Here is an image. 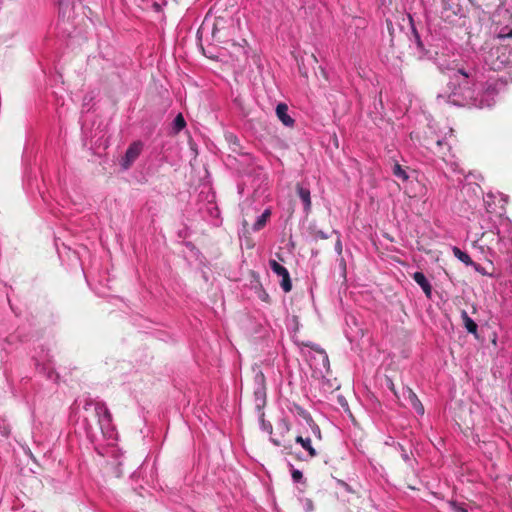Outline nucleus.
Here are the masks:
<instances>
[{
	"instance_id": "17",
	"label": "nucleus",
	"mask_w": 512,
	"mask_h": 512,
	"mask_svg": "<svg viewBox=\"0 0 512 512\" xmlns=\"http://www.w3.org/2000/svg\"><path fill=\"white\" fill-rule=\"evenodd\" d=\"M502 18L510 20L512 18V14L507 8L500 5L494 13L493 21L498 24L501 23Z\"/></svg>"
},
{
	"instance_id": "24",
	"label": "nucleus",
	"mask_w": 512,
	"mask_h": 512,
	"mask_svg": "<svg viewBox=\"0 0 512 512\" xmlns=\"http://www.w3.org/2000/svg\"><path fill=\"white\" fill-rule=\"evenodd\" d=\"M335 236H336V232L333 230L330 231V234H326L322 230H316L314 232V237L316 239H327V238L335 237Z\"/></svg>"
},
{
	"instance_id": "5",
	"label": "nucleus",
	"mask_w": 512,
	"mask_h": 512,
	"mask_svg": "<svg viewBox=\"0 0 512 512\" xmlns=\"http://www.w3.org/2000/svg\"><path fill=\"white\" fill-rule=\"evenodd\" d=\"M451 77H452L453 81H451L450 84L454 87V89L452 91L453 95L458 94L456 91V84L458 85L460 90H466L468 94H471L470 88H469V78L471 77L470 73H468L462 69H458V70L454 71V73ZM468 96L471 97V95H468Z\"/></svg>"
},
{
	"instance_id": "14",
	"label": "nucleus",
	"mask_w": 512,
	"mask_h": 512,
	"mask_svg": "<svg viewBox=\"0 0 512 512\" xmlns=\"http://www.w3.org/2000/svg\"><path fill=\"white\" fill-rule=\"evenodd\" d=\"M228 9L227 2H215L214 6L209 10L210 13H214L218 20H225L226 16L224 12Z\"/></svg>"
},
{
	"instance_id": "4",
	"label": "nucleus",
	"mask_w": 512,
	"mask_h": 512,
	"mask_svg": "<svg viewBox=\"0 0 512 512\" xmlns=\"http://www.w3.org/2000/svg\"><path fill=\"white\" fill-rule=\"evenodd\" d=\"M269 267L270 269L279 277L282 278L280 282V286L283 289L284 292H289L292 289V283L290 279V274L288 270L279 264L276 260L271 259L269 261Z\"/></svg>"
},
{
	"instance_id": "31",
	"label": "nucleus",
	"mask_w": 512,
	"mask_h": 512,
	"mask_svg": "<svg viewBox=\"0 0 512 512\" xmlns=\"http://www.w3.org/2000/svg\"><path fill=\"white\" fill-rule=\"evenodd\" d=\"M151 7L156 11V12H161L162 11V5L159 4V2H153Z\"/></svg>"
},
{
	"instance_id": "19",
	"label": "nucleus",
	"mask_w": 512,
	"mask_h": 512,
	"mask_svg": "<svg viewBox=\"0 0 512 512\" xmlns=\"http://www.w3.org/2000/svg\"><path fill=\"white\" fill-rule=\"evenodd\" d=\"M453 254L454 256L459 259L461 262H463L466 265H474V262L472 261L471 257L458 247L453 248Z\"/></svg>"
},
{
	"instance_id": "35",
	"label": "nucleus",
	"mask_w": 512,
	"mask_h": 512,
	"mask_svg": "<svg viewBox=\"0 0 512 512\" xmlns=\"http://www.w3.org/2000/svg\"><path fill=\"white\" fill-rule=\"evenodd\" d=\"M247 224H248V223H247V221H246V220H244V221H243V226L245 227Z\"/></svg>"
},
{
	"instance_id": "18",
	"label": "nucleus",
	"mask_w": 512,
	"mask_h": 512,
	"mask_svg": "<svg viewBox=\"0 0 512 512\" xmlns=\"http://www.w3.org/2000/svg\"><path fill=\"white\" fill-rule=\"evenodd\" d=\"M271 211L269 209H266L257 219V221L253 225L254 231L261 230L267 223L268 219L270 218Z\"/></svg>"
},
{
	"instance_id": "25",
	"label": "nucleus",
	"mask_w": 512,
	"mask_h": 512,
	"mask_svg": "<svg viewBox=\"0 0 512 512\" xmlns=\"http://www.w3.org/2000/svg\"><path fill=\"white\" fill-rule=\"evenodd\" d=\"M340 268H341V277L343 278V283L345 285L344 293L347 295L348 286L346 285V263L344 259H341L340 261Z\"/></svg>"
},
{
	"instance_id": "8",
	"label": "nucleus",
	"mask_w": 512,
	"mask_h": 512,
	"mask_svg": "<svg viewBox=\"0 0 512 512\" xmlns=\"http://www.w3.org/2000/svg\"><path fill=\"white\" fill-rule=\"evenodd\" d=\"M277 429L280 431L282 438L279 437H271V441L276 446H283L284 448L290 447V445L286 444V441L284 439V435L287 434L290 431V424L286 419H281L279 423L277 424Z\"/></svg>"
},
{
	"instance_id": "11",
	"label": "nucleus",
	"mask_w": 512,
	"mask_h": 512,
	"mask_svg": "<svg viewBox=\"0 0 512 512\" xmlns=\"http://www.w3.org/2000/svg\"><path fill=\"white\" fill-rule=\"evenodd\" d=\"M412 278L422 288L425 295L430 298L432 294V286L426 276L422 272H415Z\"/></svg>"
},
{
	"instance_id": "34",
	"label": "nucleus",
	"mask_w": 512,
	"mask_h": 512,
	"mask_svg": "<svg viewBox=\"0 0 512 512\" xmlns=\"http://www.w3.org/2000/svg\"><path fill=\"white\" fill-rule=\"evenodd\" d=\"M310 58H311L314 62H317V59H316V57H315L313 54H311V55H310Z\"/></svg>"
},
{
	"instance_id": "20",
	"label": "nucleus",
	"mask_w": 512,
	"mask_h": 512,
	"mask_svg": "<svg viewBox=\"0 0 512 512\" xmlns=\"http://www.w3.org/2000/svg\"><path fill=\"white\" fill-rule=\"evenodd\" d=\"M507 38H512V28L506 25L497 32L494 41L502 42Z\"/></svg>"
},
{
	"instance_id": "26",
	"label": "nucleus",
	"mask_w": 512,
	"mask_h": 512,
	"mask_svg": "<svg viewBox=\"0 0 512 512\" xmlns=\"http://www.w3.org/2000/svg\"><path fill=\"white\" fill-rule=\"evenodd\" d=\"M338 403L344 408V410L346 412L349 413L350 416H352V413L350 412V408H349L348 402H347V400L344 397L338 396Z\"/></svg>"
},
{
	"instance_id": "16",
	"label": "nucleus",
	"mask_w": 512,
	"mask_h": 512,
	"mask_svg": "<svg viewBox=\"0 0 512 512\" xmlns=\"http://www.w3.org/2000/svg\"><path fill=\"white\" fill-rule=\"evenodd\" d=\"M295 441L308 452L310 457H315L317 455L316 450L313 448L310 438H303L302 436H297Z\"/></svg>"
},
{
	"instance_id": "15",
	"label": "nucleus",
	"mask_w": 512,
	"mask_h": 512,
	"mask_svg": "<svg viewBox=\"0 0 512 512\" xmlns=\"http://www.w3.org/2000/svg\"><path fill=\"white\" fill-rule=\"evenodd\" d=\"M95 410L98 415L102 413V417L99 419L100 423L103 421H106L107 423L111 422L112 415L104 403H96Z\"/></svg>"
},
{
	"instance_id": "27",
	"label": "nucleus",
	"mask_w": 512,
	"mask_h": 512,
	"mask_svg": "<svg viewBox=\"0 0 512 512\" xmlns=\"http://www.w3.org/2000/svg\"><path fill=\"white\" fill-rule=\"evenodd\" d=\"M291 476H292V479H293L294 482H299L303 478L302 472L300 470H297V469H294L292 471Z\"/></svg>"
},
{
	"instance_id": "7",
	"label": "nucleus",
	"mask_w": 512,
	"mask_h": 512,
	"mask_svg": "<svg viewBox=\"0 0 512 512\" xmlns=\"http://www.w3.org/2000/svg\"><path fill=\"white\" fill-rule=\"evenodd\" d=\"M402 395L404 399L408 401L411 407L414 408L418 414H424V406L422 405L421 401L418 399L417 395L411 388L403 387Z\"/></svg>"
},
{
	"instance_id": "22",
	"label": "nucleus",
	"mask_w": 512,
	"mask_h": 512,
	"mask_svg": "<svg viewBox=\"0 0 512 512\" xmlns=\"http://www.w3.org/2000/svg\"><path fill=\"white\" fill-rule=\"evenodd\" d=\"M361 504L363 506L362 509L364 510V512H366V511L371 512V510L374 508V506L372 504V500L370 499L369 496L364 497ZM360 509H361V507H359L358 512H361Z\"/></svg>"
},
{
	"instance_id": "9",
	"label": "nucleus",
	"mask_w": 512,
	"mask_h": 512,
	"mask_svg": "<svg viewBox=\"0 0 512 512\" xmlns=\"http://www.w3.org/2000/svg\"><path fill=\"white\" fill-rule=\"evenodd\" d=\"M443 8L441 12V17L445 21L452 22V17L458 15L460 12V5L459 2H442Z\"/></svg>"
},
{
	"instance_id": "13",
	"label": "nucleus",
	"mask_w": 512,
	"mask_h": 512,
	"mask_svg": "<svg viewBox=\"0 0 512 512\" xmlns=\"http://www.w3.org/2000/svg\"><path fill=\"white\" fill-rule=\"evenodd\" d=\"M297 193L304 204V210L308 212L311 208V197L309 189H306L298 184Z\"/></svg>"
},
{
	"instance_id": "21",
	"label": "nucleus",
	"mask_w": 512,
	"mask_h": 512,
	"mask_svg": "<svg viewBox=\"0 0 512 512\" xmlns=\"http://www.w3.org/2000/svg\"><path fill=\"white\" fill-rule=\"evenodd\" d=\"M392 171H393V175L396 176L397 178L404 180V181L408 179L406 170L403 169L402 166L399 165L398 163L394 164Z\"/></svg>"
},
{
	"instance_id": "3",
	"label": "nucleus",
	"mask_w": 512,
	"mask_h": 512,
	"mask_svg": "<svg viewBox=\"0 0 512 512\" xmlns=\"http://www.w3.org/2000/svg\"><path fill=\"white\" fill-rule=\"evenodd\" d=\"M253 402L255 409L260 412L266 404V387L264 374L259 371L254 376Z\"/></svg>"
},
{
	"instance_id": "23",
	"label": "nucleus",
	"mask_w": 512,
	"mask_h": 512,
	"mask_svg": "<svg viewBox=\"0 0 512 512\" xmlns=\"http://www.w3.org/2000/svg\"><path fill=\"white\" fill-rule=\"evenodd\" d=\"M174 125H175V129L177 131H180L182 130L185 125H186V122L184 120V117L182 116V114H178L175 119H174Z\"/></svg>"
},
{
	"instance_id": "33",
	"label": "nucleus",
	"mask_w": 512,
	"mask_h": 512,
	"mask_svg": "<svg viewBox=\"0 0 512 512\" xmlns=\"http://www.w3.org/2000/svg\"><path fill=\"white\" fill-rule=\"evenodd\" d=\"M264 422V420H262ZM265 429H269L270 434H272V426L269 424L268 427H266L265 423H263Z\"/></svg>"
},
{
	"instance_id": "2",
	"label": "nucleus",
	"mask_w": 512,
	"mask_h": 512,
	"mask_svg": "<svg viewBox=\"0 0 512 512\" xmlns=\"http://www.w3.org/2000/svg\"><path fill=\"white\" fill-rule=\"evenodd\" d=\"M393 4L395 2H389V6L386 8L387 12H384L391 41H393L397 32H402L406 27H410L415 32L412 25V17L405 12V9L399 10L396 6L394 8L391 7Z\"/></svg>"
},
{
	"instance_id": "10",
	"label": "nucleus",
	"mask_w": 512,
	"mask_h": 512,
	"mask_svg": "<svg viewBox=\"0 0 512 512\" xmlns=\"http://www.w3.org/2000/svg\"><path fill=\"white\" fill-rule=\"evenodd\" d=\"M276 115L283 125L286 127H293L294 119L289 116L288 106L285 103H279L276 106Z\"/></svg>"
},
{
	"instance_id": "12",
	"label": "nucleus",
	"mask_w": 512,
	"mask_h": 512,
	"mask_svg": "<svg viewBox=\"0 0 512 512\" xmlns=\"http://www.w3.org/2000/svg\"><path fill=\"white\" fill-rule=\"evenodd\" d=\"M461 319L463 321V325L466 328V330L470 334L477 337L478 325L476 324V322L473 319H471L469 317L468 313L465 310L461 311Z\"/></svg>"
},
{
	"instance_id": "29",
	"label": "nucleus",
	"mask_w": 512,
	"mask_h": 512,
	"mask_svg": "<svg viewBox=\"0 0 512 512\" xmlns=\"http://www.w3.org/2000/svg\"><path fill=\"white\" fill-rule=\"evenodd\" d=\"M452 508H453L454 512H467V510L464 507H462L456 503H452Z\"/></svg>"
},
{
	"instance_id": "28",
	"label": "nucleus",
	"mask_w": 512,
	"mask_h": 512,
	"mask_svg": "<svg viewBox=\"0 0 512 512\" xmlns=\"http://www.w3.org/2000/svg\"><path fill=\"white\" fill-rule=\"evenodd\" d=\"M315 350H316V351L321 355V357H322V359H323V362H324V365H325L326 363H328V356H327V354L325 353V351H324V350H322V349H315Z\"/></svg>"
},
{
	"instance_id": "32",
	"label": "nucleus",
	"mask_w": 512,
	"mask_h": 512,
	"mask_svg": "<svg viewBox=\"0 0 512 512\" xmlns=\"http://www.w3.org/2000/svg\"><path fill=\"white\" fill-rule=\"evenodd\" d=\"M388 387H389L392 391H394V384H393V382H392L390 379L388 380Z\"/></svg>"
},
{
	"instance_id": "30",
	"label": "nucleus",
	"mask_w": 512,
	"mask_h": 512,
	"mask_svg": "<svg viewBox=\"0 0 512 512\" xmlns=\"http://www.w3.org/2000/svg\"><path fill=\"white\" fill-rule=\"evenodd\" d=\"M334 238H335V242H336V244H335L336 250L338 251V253H341V251H342L341 242L337 235Z\"/></svg>"
},
{
	"instance_id": "1",
	"label": "nucleus",
	"mask_w": 512,
	"mask_h": 512,
	"mask_svg": "<svg viewBox=\"0 0 512 512\" xmlns=\"http://www.w3.org/2000/svg\"><path fill=\"white\" fill-rule=\"evenodd\" d=\"M485 64L494 71L512 66V46L493 41L483 56Z\"/></svg>"
},
{
	"instance_id": "6",
	"label": "nucleus",
	"mask_w": 512,
	"mask_h": 512,
	"mask_svg": "<svg viewBox=\"0 0 512 512\" xmlns=\"http://www.w3.org/2000/svg\"><path fill=\"white\" fill-rule=\"evenodd\" d=\"M141 149L142 145L139 142H134L128 147L121 163L124 169H128L130 165L138 158Z\"/></svg>"
}]
</instances>
